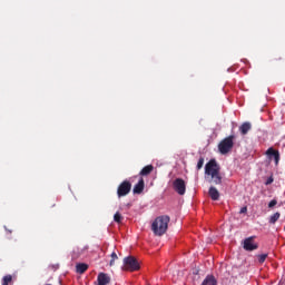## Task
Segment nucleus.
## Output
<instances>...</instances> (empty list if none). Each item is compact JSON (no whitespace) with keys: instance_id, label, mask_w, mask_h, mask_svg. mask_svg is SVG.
<instances>
[{"instance_id":"1","label":"nucleus","mask_w":285,"mask_h":285,"mask_svg":"<svg viewBox=\"0 0 285 285\" xmlns=\"http://www.w3.org/2000/svg\"><path fill=\"white\" fill-rule=\"evenodd\" d=\"M219 170L222 168L217 164V160L210 159L206 165H205V174L212 177L213 184H216L218 186L222 184V175L219 174Z\"/></svg>"},{"instance_id":"2","label":"nucleus","mask_w":285,"mask_h":285,"mask_svg":"<svg viewBox=\"0 0 285 285\" xmlns=\"http://www.w3.org/2000/svg\"><path fill=\"white\" fill-rule=\"evenodd\" d=\"M168 224H170V216H158L151 224V230L154 235L161 237V235H166V230H168Z\"/></svg>"},{"instance_id":"3","label":"nucleus","mask_w":285,"mask_h":285,"mask_svg":"<svg viewBox=\"0 0 285 285\" xmlns=\"http://www.w3.org/2000/svg\"><path fill=\"white\" fill-rule=\"evenodd\" d=\"M235 136H228L224 138L219 144H218V150L220 155H228L230 150H233V146H235Z\"/></svg>"},{"instance_id":"4","label":"nucleus","mask_w":285,"mask_h":285,"mask_svg":"<svg viewBox=\"0 0 285 285\" xmlns=\"http://www.w3.org/2000/svg\"><path fill=\"white\" fill-rule=\"evenodd\" d=\"M124 267L125 271H130L131 273H135V271H139L140 265L135 256H128L124 258Z\"/></svg>"},{"instance_id":"5","label":"nucleus","mask_w":285,"mask_h":285,"mask_svg":"<svg viewBox=\"0 0 285 285\" xmlns=\"http://www.w3.org/2000/svg\"><path fill=\"white\" fill-rule=\"evenodd\" d=\"M256 236H249L243 240V248L248 253H253V250H257L259 248V244L255 243Z\"/></svg>"},{"instance_id":"6","label":"nucleus","mask_w":285,"mask_h":285,"mask_svg":"<svg viewBox=\"0 0 285 285\" xmlns=\"http://www.w3.org/2000/svg\"><path fill=\"white\" fill-rule=\"evenodd\" d=\"M173 188L178 195H186V180L184 178H176L173 181Z\"/></svg>"},{"instance_id":"7","label":"nucleus","mask_w":285,"mask_h":285,"mask_svg":"<svg viewBox=\"0 0 285 285\" xmlns=\"http://www.w3.org/2000/svg\"><path fill=\"white\" fill-rule=\"evenodd\" d=\"M132 190V184L129 180H124L117 189L118 197H126Z\"/></svg>"},{"instance_id":"8","label":"nucleus","mask_w":285,"mask_h":285,"mask_svg":"<svg viewBox=\"0 0 285 285\" xmlns=\"http://www.w3.org/2000/svg\"><path fill=\"white\" fill-rule=\"evenodd\" d=\"M97 285H108L110 284V276L106 273H99L97 277Z\"/></svg>"},{"instance_id":"9","label":"nucleus","mask_w":285,"mask_h":285,"mask_svg":"<svg viewBox=\"0 0 285 285\" xmlns=\"http://www.w3.org/2000/svg\"><path fill=\"white\" fill-rule=\"evenodd\" d=\"M146 184L144 183V178H140L138 183L134 186V195H141L144 193Z\"/></svg>"},{"instance_id":"10","label":"nucleus","mask_w":285,"mask_h":285,"mask_svg":"<svg viewBox=\"0 0 285 285\" xmlns=\"http://www.w3.org/2000/svg\"><path fill=\"white\" fill-rule=\"evenodd\" d=\"M208 195L213 202H218L219 190H217L214 186L209 187Z\"/></svg>"},{"instance_id":"11","label":"nucleus","mask_w":285,"mask_h":285,"mask_svg":"<svg viewBox=\"0 0 285 285\" xmlns=\"http://www.w3.org/2000/svg\"><path fill=\"white\" fill-rule=\"evenodd\" d=\"M153 170H155V167L153 165H147L140 170L139 175L140 177H148Z\"/></svg>"},{"instance_id":"12","label":"nucleus","mask_w":285,"mask_h":285,"mask_svg":"<svg viewBox=\"0 0 285 285\" xmlns=\"http://www.w3.org/2000/svg\"><path fill=\"white\" fill-rule=\"evenodd\" d=\"M200 285H217V278L213 275H207Z\"/></svg>"},{"instance_id":"13","label":"nucleus","mask_w":285,"mask_h":285,"mask_svg":"<svg viewBox=\"0 0 285 285\" xmlns=\"http://www.w3.org/2000/svg\"><path fill=\"white\" fill-rule=\"evenodd\" d=\"M86 271H88V264L78 263L76 265V273H78L79 275H83V273H86Z\"/></svg>"},{"instance_id":"14","label":"nucleus","mask_w":285,"mask_h":285,"mask_svg":"<svg viewBox=\"0 0 285 285\" xmlns=\"http://www.w3.org/2000/svg\"><path fill=\"white\" fill-rule=\"evenodd\" d=\"M267 155H269V157H274L275 159V164L278 165L279 164V151L273 149V148H269L267 150Z\"/></svg>"},{"instance_id":"15","label":"nucleus","mask_w":285,"mask_h":285,"mask_svg":"<svg viewBox=\"0 0 285 285\" xmlns=\"http://www.w3.org/2000/svg\"><path fill=\"white\" fill-rule=\"evenodd\" d=\"M250 128H253L250 122H244L239 127L240 135H248V131L250 130Z\"/></svg>"},{"instance_id":"16","label":"nucleus","mask_w":285,"mask_h":285,"mask_svg":"<svg viewBox=\"0 0 285 285\" xmlns=\"http://www.w3.org/2000/svg\"><path fill=\"white\" fill-rule=\"evenodd\" d=\"M279 217H282V214L279 212H276L269 217V224H275L279 219Z\"/></svg>"},{"instance_id":"17","label":"nucleus","mask_w":285,"mask_h":285,"mask_svg":"<svg viewBox=\"0 0 285 285\" xmlns=\"http://www.w3.org/2000/svg\"><path fill=\"white\" fill-rule=\"evenodd\" d=\"M12 284V275H6L2 278V285H11Z\"/></svg>"},{"instance_id":"18","label":"nucleus","mask_w":285,"mask_h":285,"mask_svg":"<svg viewBox=\"0 0 285 285\" xmlns=\"http://www.w3.org/2000/svg\"><path fill=\"white\" fill-rule=\"evenodd\" d=\"M122 219H124V216H121L119 212H117L114 215V222H116V224H121Z\"/></svg>"},{"instance_id":"19","label":"nucleus","mask_w":285,"mask_h":285,"mask_svg":"<svg viewBox=\"0 0 285 285\" xmlns=\"http://www.w3.org/2000/svg\"><path fill=\"white\" fill-rule=\"evenodd\" d=\"M116 259H119V257L117 256V253H112L111 254V259H110V262H109V266H115V261Z\"/></svg>"},{"instance_id":"20","label":"nucleus","mask_w":285,"mask_h":285,"mask_svg":"<svg viewBox=\"0 0 285 285\" xmlns=\"http://www.w3.org/2000/svg\"><path fill=\"white\" fill-rule=\"evenodd\" d=\"M266 257H268V254H261L257 256L259 264H264L266 262Z\"/></svg>"},{"instance_id":"21","label":"nucleus","mask_w":285,"mask_h":285,"mask_svg":"<svg viewBox=\"0 0 285 285\" xmlns=\"http://www.w3.org/2000/svg\"><path fill=\"white\" fill-rule=\"evenodd\" d=\"M204 168V157H200L197 163V170H202Z\"/></svg>"},{"instance_id":"22","label":"nucleus","mask_w":285,"mask_h":285,"mask_svg":"<svg viewBox=\"0 0 285 285\" xmlns=\"http://www.w3.org/2000/svg\"><path fill=\"white\" fill-rule=\"evenodd\" d=\"M277 204V199H272L269 203H268V208H275V205Z\"/></svg>"},{"instance_id":"23","label":"nucleus","mask_w":285,"mask_h":285,"mask_svg":"<svg viewBox=\"0 0 285 285\" xmlns=\"http://www.w3.org/2000/svg\"><path fill=\"white\" fill-rule=\"evenodd\" d=\"M273 181H274L273 176L268 177L267 180L265 181V186H271Z\"/></svg>"},{"instance_id":"24","label":"nucleus","mask_w":285,"mask_h":285,"mask_svg":"<svg viewBox=\"0 0 285 285\" xmlns=\"http://www.w3.org/2000/svg\"><path fill=\"white\" fill-rule=\"evenodd\" d=\"M239 213H240V215L244 214V213H248V208L247 207H242Z\"/></svg>"},{"instance_id":"25","label":"nucleus","mask_w":285,"mask_h":285,"mask_svg":"<svg viewBox=\"0 0 285 285\" xmlns=\"http://www.w3.org/2000/svg\"><path fill=\"white\" fill-rule=\"evenodd\" d=\"M79 257V255H76V252H73V258H77Z\"/></svg>"}]
</instances>
